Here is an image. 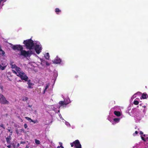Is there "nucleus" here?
Segmentation results:
<instances>
[{
	"instance_id": "obj_1",
	"label": "nucleus",
	"mask_w": 148,
	"mask_h": 148,
	"mask_svg": "<svg viewBox=\"0 0 148 148\" xmlns=\"http://www.w3.org/2000/svg\"><path fill=\"white\" fill-rule=\"evenodd\" d=\"M12 48L14 51L17 50L20 51V53L19 55L21 56H23L25 57H30L32 54V51H26L25 50H23V46L20 45H14L12 47Z\"/></svg>"
},
{
	"instance_id": "obj_2",
	"label": "nucleus",
	"mask_w": 148,
	"mask_h": 148,
	"mask_svg": "<svg viewBox=\"0 0 148 148\" xmlns=\"http://www.w3.org/2000/svg\"><path fill=\"white\" fill-rule=\"evenodd\" d=\"M23 43L25 45L26 48L29 50V51H31L33 49L34 43L33 41L31 39L24 40Z\"/></svg>"
},
{
	"instance_id": "obj_3",
	"label": "nucleus",
	"mask_w": 148,
	"mask_h": 148,
	"mask_svg": "<svg viewBox=\"0 0 148 148\" xmlns=\"http://www.w3.org/2000/svg\"><path fill=\"white\" fill-rule=\"evenodd\" d=\"M17 72L18 74L17 76L20 77V78L23 80H24L25 81H27L28 78L26 74L21 69H18Z\"/></svg>"
},
{
	"instance_id": "obj_4",
	"label": "nucleus",
	"mask_w": 148,
	"mask_h": 148,
	"mask_svg": "<svg viewBox=\"0 0 148 148\" xmlns=\"http://www.w3.org/2000/svg\"><path fill=\"white\" fill-rule=\"evenodd\" d=\"M0 103L1 104L9 105V101L6 99L5 96L2 94L0 93Z\"/></svg>"
},
{
	"instance_id": "obj_5",
	"label": "nucleus",
	"mask_w": 148,
	"mask_h": 148,
	"mask_svg": "<svg viewBox=\"0 0 148 148\" xmlns=\"http://www.w3.org/2000/svg\"><path fill=\"white\" fill-rule=\"evenodd\" d=\"M71 145L72 147L74 146V145L75 148H82L81 145L78 140H76L73 143H71Z\"/></svg>"
},
{
	"instance_id": "obj_6",
	"label": "nucleus",
	"mask_w": 148,
	"mask_h": 148,
	"mask_svg": "<svg viewBox=\"0 0 148 148\" xmlns=\"http://www.w3.org/2000/svg\"><path fill=\"white\" fill-rule=\"evenodd\" d=\"M34 49L36 53L39 54L41 52L42 47L41 45H36L35 46Z\"/></svg>"
},
{
	"instance_id": "obj_7",
	"label": "nucleus",
	"mask_w": 148,
	"mask_h": 148,
	"mask_svg": "<svg viewBox=\"0 0 148 148\" xmlns=\"http://www.w3.org/2000/svg\"><path fill=\"white\" fill-rule=\"evenodd\" d=\"M10 65L11 66V68L12 69H15L16 71H17L18 69H21L17 66L16 65L14 64L13 62H11L10 63Z\"/></svg>"
},
{
	"instance_id": "obj_8",
	"label": "nucleus",
	"mask_w": 148,
	"mask_h": 148,
	"mask_svg": "<svg viewBox=\"0 0 148 148\" xmlns=\"http://www.w3.org/2000/svg\"><path fill=\"white\" fill-rule=\"evenodd\" d=\"M61 60L58 57H57L53 62V63L55 64H59L61 62Z\"/></svg>"
},
{
	"instance_id": "obj_9",
	"label": "nucleus",
	"mask_w": 148,
	"mask_h": 148,
	"mask_svg": "<svg viewBox=\"0 0 148 148\" xmlns=\"http://www.w3.org/2000/svg\"><path fill=\"white\" fill-rule=\"evenodd\" d=\"M60 107L63 106L64 105H66L68 103H66L64 101H60L59 102Z\"/></svg>"
},
{
	"instance_id": "obj_10",
	"label": "nucleus",
	"mask_w": 148,
	"mask_h": 148,
	"mask_svg": "<svg viewBox=\"0 0 148 148\" xmlns=\"http://www.w3.org/2000/svg\"><path fill=\"white\" fill-rule=\"evenodd\" d=\"M114 114L117 116H120L121 115L120 112L119 111H114Z\"/></svg>"
},
{
	"instance_id": "obj_11",
	"label": "nucleus",
	"mask_w": 148,
	"mask_h": 148,
	"mask_svg": "<svg viewBox=\"0 0 148 148\" xmlns=\"http://www.w3.org/2000/svg\"><path fill=\"white\" fill-rule=\"evenodd\" d=\"M44 56L47 60H49V54L48 53H46Z\"/></svg>"
},
{
	"instance_id": "obj_12",
	"label": "nucleus",
	"mask_w": 148,
	"mask_h": 148,
	"mask_svg": "<svg viewBox=\"0 0 148 148\" xmlns=\"http://www.w3.org/2000/svg\"><path fill=\"white\" fill-rule=\"evenodd\" d=\"M6 139L7 143H8L9 144L10 143V140L11 139L10 137V136H9V137H7L6 138Z\"/></svg>"
},
{
	"instance_id": "obj_13",
	"label": "nucleus",
	"mask_w": 148,
	"mask_h": 148,
	"mask_svg": "<svg viewBox=\"0 0 148 148\" xmlns=\"http://www.w3.org/2000/svg\"><path fill=\"white\" fill-rule=\"evenodd\" d=\"M6 66V65H3V66L0 64V69L2 70H4Z\"/></svg>"
},
{
	"instance_id": "obj_14",
	"label": "nucleus",
	"mask_w": 148,
	"mask_h": 148,
	"mask_svg": "<svg viewBox=\"0 0 148 148\" xmlns=\"http://www.w3.org/2000/svg\"><path fill=\"white\" fill-rule=\"evenodd\" d=\"M120 120V119L119 118H116L113 119L114 121L116 123L119 122Z\"/></svg>"
},
{
	"instance_id": "obj_15",
	"label": "nucleus",
	"mask_w": 148,
	"mask_h": 148,
	"mask_svg": "<svg viewBox=\"0 0 148 148\" xmlns=\"http://www.w3.org/2000/svg\"><path fill=\"white\" fill-rule=\"evenodd\" d=\"M147 94L143 93L141 97H142L143 99H146L147 98Z\"/></svg>"
},
{
	"instance_id": "obj_16",
	"label": "nucleus",
	"mask_w": 148,
	"mask_h": 148,
	"mask_svg": "<svg viewBox=\"0 0 148 148\" xmlns=\"http://www.w3.org/2000/svg\"><path fill=\"white\" fill-rule=\"evenodd\" d=\"M49 86V84H46V86L45 87V88L43 92V93L44 94L45 92V91L46 90H47V89L48 88V87Z\"/></svg>"
},
{
	"instance_id": "obj_17",
	"label": "nucleus",
	"mask_w": 148,
	"mask_h": 148,
	"mask_svg": "<svg viewBox=\"0 0 148 148\" xmlns=\"http://www.w3.org/2000/svg\"><path fill=\"white\" fill-rule=\"evenodd\" d=\"M55 12L57 14H58L59 12H61V10L59 8H57L55 9Z\"/></svg>"
},
{
	"instance_id": "obj_18",
	"label": "nucleus",
	"mask_w": 148,
	"mask_h": 148,
	"mask_svg": "<svg viewBox=\"0 0 148 148\" xmlns=\"http://www.w3.org/2000/svg\"><path fill=\"white\" fill-rule=\"evenodd\" d=\"M30 122H33L34 123H38V121L37 120H31V121H29Z\"/></svg>"
},
{
	"instance_id": "obj_19",
	"label": "nucleus",
	"mask_w": 148,
	"mask_h": 148,
	"mask_svg": "<svg viewBox=\"0 0 148 148\" xmlns=\"http://www.w3.org/2000/svg\"><path fill=\"white\" fill-rule=\"evenodd\" d=\"M27 84L28 85H33L34 84L30 82V80H27Z\"/></svg>"
},
{
	"instance_id": "obj_20",
	"label": "nucleus",
	"mask_w": 148,
	"mask_h": 148,
	"mask_svg": "<svg viewBox=\"0 0 148 148\" xmlns=\"http://www.w3.org/2000/svg\"><path fill=\"white\" fill-rule=\"evenodd\" d=\"M1 51V52H0V53H1V54L0 55H1L3 56H4L5 54V52L2 49L1 51Z\"/></svg>"
},
{
	"instance_id": "obj_21",
	"label": "nucleus",
	"mask_w": 148,
	"mask_h": 148,
	"mask_svg": "<svg viewBox=\"0 0 148 148\" xmlns=\"http://www.w3.org/2000/svg\"><path fill=\"white\" fill-rule=\"evenodd\" d=\"M134 103L135 105H138L139 103V102L138 101L134 100Z\"/></svg>"
},
{
	"instance_id": "obj_22",
	"label": "nucleus",
	"mask_w": 148,
	"mask_h": 148,
	"mask_svg": "<svg viewBox=\"0 0 148 148\" xmlns=\"http://www.w3.org/2000/svg\"><path fill=\"white\" fill-rule=\"evenodd\" d=\"M141 138L142 140L145 141L146 140H148V138H145L142 136L141 137Z\"/></svg>"
},
{
	"instance_id": "obj_23",
	"label": "nucleus",
	"mask_w": 148,
	"mask_h": 148,
	"mask_svg": "<svg viewBox=\"0 0 148 148\" xmlns=\"http://www.w3.org/2000/svg\"><path fill=\"white\" fill-rule=\"evenodd\" d=\"M35 142L36 144L38 145L40 143L39 140H37V139L35 140Z\"/></svg>"
},
{
	"instance_id": "obj_24",
	"label": "nucleus",
	"mask_w": 148,
	"mask_h": 148,
	"mask_svg": "<svg viewBox=\"0 0 148 148\" xmlns=\"http://www.w3.org/2000/svg\"><path fill=\"white\" fill-rule=\"evenodd\" d=\"M12 72L16 74V75H17L18 74V72H17V71H15V70H12Z\"/></svg>"
},
{
	"instance_id": "obj_25",
	"label": "nucleus",
	"mask_w": 148,
	"mask_h": 148,
	"mask_svg": "<svg viewBox=\"0 0 148 148\" xmlns=\"http://www.w3.org/2000/svg\"><path fill=\"white\" fill-rule=\"evenodd\" d=\"M25 118L27 119L28 121H29L30 120L31 121V120H32L30 118L27 117H25Z\"/></svg>"
},
{
	"instance_id": "obj_26",
	"label": "nucleus",
	"mask_w": 148,
	"mask_h": 148,
	"mask_svg": "<svg viewBox=\"0 0 148 148\" xmlns=\"http://www.w3.org/2000/svg\"><path fill=\"white\" fill-rule=\"evenodd\" d=\"M0 126L3 128L4 129H5V127L4 126V125L3 124H1V125H0Z\"/></svg>"
},
{
	"instance_id": "obj_27",
	"label": "nucleus",
	"mask_w": 148,
	"mask_h": 148,
	"mask_svg": "<svg viewBox=\"0 0 148 148\" xmlns=\"http://www.w3.org/2000/svg\"><path fill=\"white\" fill-rule=\"evenodd\" d=\"M24 127L25 129H26L27 128L28 126L27 124L25 123L24 125Z\"/></svg>"
},
{
	"instance_id": "obj_28",
	"label": "nucleus",
	"mask_w": 148,
	"mask_h": 148,
	"mask_svg": "<svg viewBox=\"0 0 148 148\" xmlns=\"http://www.w3.org/2000/svg\"><path fill=\"white\" fill-rule=\"evenodd\" d=\"M25 141H21L20 143V144H25Z\"/></svg>"
},
{
	"instance_id": "obj_29",
	"label": "nucleus",
	"mask_w": 148,
	"mask_h": 148,
	"mask_svg": "<svg viewBox=\"0 0 148 148\" xmlns=\"http://www.w3.org/2000/svg\"><path fill=\"white\" fill-rule=\"evenodd\" d=\"M20 131V132H24V130L23 129H22L19 130Z\"/></svg>"
},
{
	"instance_id": "obj_30",
	"label": "nucleus",
	"mask_w": 148,
	"mask_h": 148,
	"mask_svg": "<svg viewBox=\"0 0 148 148\" xmlns=\"http://www.w3.org/2000/svg\"><path fill=\"white\" fill-rule=\"evenodd\" d=\"M0 88L1 90H3V87L2 86H0Z\"/></svg>"
},
{
	"instance_id": "obj_31",
	"label": "nucleus",
	"mask_w": 148,
	"mask_h": 148,
	"mask_svg": "<svg viewBox=\"0 0 148 148\" xmlns=\"http://www.w3.org/2000/svg\"><path fill=\"white\" fill-rule=\"evenodd\" d=\"M8 131L9 132H11V133H12V131L11 130V129H8Z\"/></svg>"
},
{
	"instance_id": "obj_32",
	"label": "nucleus",
	"mask_w": 148,
	"mask_h": 148,
	"mask_svg": "<svg viewBox=\"0 0 148 148\" xmlns=\"http://www.w3.org/2000/svg\"><path fill=\"white\" fill-rule=\"evenodd\" d=\"M32 85H28V88H32V87H31V86Z\"/></svg>"
},
{
	"instance_id": "obj_33",
	"label": "nucleus",
	"mask_w": 148,
	"mask_h": 148,
	"mask_svg": "<svg viewBox=\"0 0 148 148\" xmlns=\"http://www.w3.org/2000/svg\"><path fill=\"white\" fill-rule=\"evenodd\" d=\"M7 147L8 148H10L11 147V146L10 145H8L7 146Z\"/></svg>"
},
{
	"instance_id": "obj_34",
	"label": "nucleus",
	"mask_w": 148,
	"mask_h": 148,
	"mask_svg": "<svg viewBox=\"0 0 148 148\" xmlns=\"http://www.w3.org/2000/svg\"><path fill=\"white\" fill-rule=\"evenodd\" d=\"M16 133L17 134H19V132H18V130H16Z\"/></svg>"
},
{
	"instance_id": "obj_35",
	"label": "nucleus",
	"mask_w": 148,
	"mask_h": 148,
	"mask_svg": "<svg viewBox=\"0 0 148 148\" xmlns=\"http://www.w3.org/2000/svg\"><path fill=\"white\" fill-rule=\"evenodd\" d=\"M143 134V132L142 131H140V135H142Z\"/></svg>"
},
{
	"instance_id": "obj_36",
	"label": "nucleus",
	"mask_w": 148,
	"mask_h": 148,
	"mask_svg": "<svg viewBox=\"0 0 148 148\" xmlns=\"http://www.w3.org/2000/svg\"><path fill=\"white\" fill-rule=\"evenodd\" d=\"M138 131H136L135 132V133H134V134H138Z\"/></svg>"
},
{
	"instance_id": "obj_37",
	"label": "nucleus",
	"mask_w": 148,
	"mask_h": 148,
	"mask_svg": "<svg viewBox=\"0 0 148 148\" xmlns=\"http://www.w3.org/2000/svg\"><path fill=\"white\" fill-rule=\"evenodd\" d=\"M2 49H1V45H0V51H1Z\"/></svg>"
},
{
	"instance_id": "obj_38",
	"label": "nucleus",
	"mask_w": 148,
	"mask_h": 148,
	"mask_svg": "<svg viewBox=\"0 0 148 148\" xmlns=\"http://www.w3.org/2000/svg\"><path fill=\"white\" fill-rule=\"evenodd\" d=\"M60 147H61V148H64L63 147V146H62V145H60Z\"/></svg>"
},
{
	"instance_id": "obj_39",
	"label": "nucleus",
	"mask_w": 148,
	"mask_h": 148,
	"mask_svg": "<svg viewBox=\"0 0 148 148\" xmlns=\"http://www.w3.org/2000/svg\"><path fill=\"white\" fill-rule=\"evenodd\" d=\"M28 107L31 108L32 107V105H28Z\"/></svg>"
},
{
	"instance_id": "obj_40",
	"label": "nucleus",
	"mask_w": 148,
	"mask_h": 148,
	"mask_svg": "<svg viewBox=\"0 0 148 148\" xmlns=\"http://www.w3.org/2000/svg\"><path fill=\"white\" fill-rule=\"evenodd\" d=\"M17 147H18L19 146V144L18 143L17 145Z\"/></svg>"
},
{
	"instance_id": "obj_41",
	"label": "nucleus",
	"mask_w": 148,
	"mask_h": 148,
	"mask_svg": "<svg viewBox=\"0 0 148 148\" xmlns=\"http://www.w3.org/2000/svg\"><path fill=\"white\" fill-rule=\"evenodd\" d=\"M46 64L47 65H49V64H48L47 62Z\"/></svg>"
},
{
	"instance_id": "obj_42",
	"label": "nucleus",
	"mask_w": 148,
	"mask_h": 148,
	"mask_svg": "<svg viewBox=\"0 0 148 148\" xmlns=\"http://www.w3.org/2000/svg\"><path fill=\"white\" fill-rule=\"evenodd\" d=\"M25 99H26V100H27V99H28V98L27 97H25Z\"/></svg>"
},
{
	"instance_id": "obj_43",
	"label": "nucleus",
	"mask_w": 148,
	"mask_h": 148,
	"mask_svg": "<svg viewBox=\"0 0 148 148\" xmlns=\"http://www.w3.org/2000/svg\"><path fill=\"white\" fill-rule=\"evenodd\" d=\"M3 65H5V64H3V63H2L1 65L3 66Z\"/></svg>"
},
{
	"instance_id": "obj_44",
	"label": "nucleus",
	"mask_w": 148,
	"mask_h": 148,
	"mask_svg": "<svg viewBox=\"0 0 148 148\" xmlns=\"http://www.w3.org/2000/svg\"><path fill=\"white\" fill-rule=\"evenodd\" d=\"M60 146H58L57 147V148H60Z\"/></svg>"
},
{
	"instance_id": "obj_45",
	"label": "nucleus",
	"mask_w": 148,
	"mask_h": 148,
	"mask_svg": "<svg viewBox=\"0 0 148 148\" xmlns=\"http://www.w3.org/2000/svg\"><path fill=\"white\" fill-rule=\"evenodd\" d=\"M143 107H144V108H145L146 107V106H143Z\"/></svg>"
},
{
	"instance_id": "obj_46",
	"label": "nucleus",
	"mask_w": 148,
	"mask_h": 148,
	"mask_svg": "<svg viewBox=\"0 0 148 148\" xmlns=\"http://www.w3.org/2000/svg\"><path fill=\"white\" fill-rule=\"evenodd\" d=\"M1 1L0 0V5L1 4Z\"/></svg>"
},
{
	"instance_id": "obj_47",
	"label": "nucleus",
	"mask_w": 148,
	"mask_h": 148,
	"mask_svg": "<svg viewBox=\"0 0 148 148\" xmlns=\"http://www.w3.org/2000/svg\"><path fill=\"white\" fill-rule=\"evenodd\" d=\"M26 147V148H28V147H27V146Z\"/></svg>"
},
{
	"instance_id": "obj_48",
	"label": "nucleus",
	"mask_w": 148,
	"mask_h": 148,
	"mask_svg": "<svg viewBox=\"0 0 148 148\" xmlns=\"http://www.w3.org/2000/svg\"><path fill=\"white\" fill-rule=\"evenodd\" d=\"M21 121H23V120H22V119H21Z\"/></svg>"
},
{
	"instance_id": "obj_49",
	"label": "nucleus",
	"mask_w": 148,
	"mask_h": 148,
	"mask_svg": "<svg viewBox=\"0 0 148 148\" xmlns=\"http://www.w3.org/2000/svg\"><path fill=\"white\" fill-rule=\"evenodd\" d=\"M144 136H145V135H144Z\"/></svg>"
},
{
	"instance_id": "obj_50",
	"label": "nucleus",
	"mask_w": 148,
	"mask_h": 148,
	"mask_svg": "<svg viewBox=\"0 0 148 148\" xmlns=\"http://www.w3.org/2000/svg\"><path fill=\"white\" fill-rule=\"evenodd\" d=\"M1 53H0V55H1Z\"/></svg>"
}]
</instances>
